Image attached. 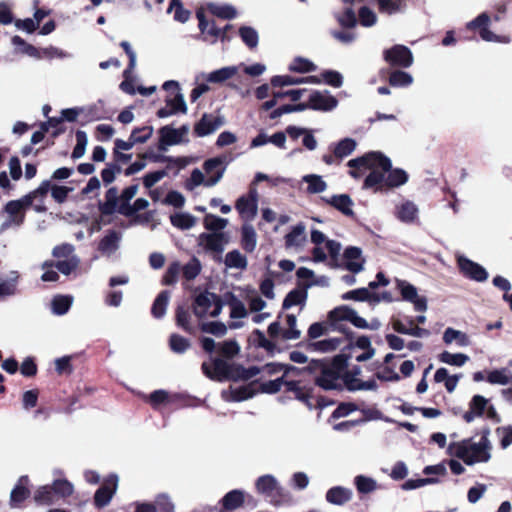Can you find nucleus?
Segmentation results:
<instances>
[{
    "mask_svg": "<svg viewBox=\"0 0 512 512\" xmlns=\"http://www.w3.org/2000/svg\"><path fill=\"white\" fill-rule=\"evenodd\" d=\"M349 355L340 353L332 358L312 359L304 367L306 373L314 375V384L324 391H342L341 376L348 368Z\"/></svg>",
    "mask_w": 512,
    "mask_h": 512,
    "instance_id": "f257e3e1",
    "label": "nucleus"
},
{
    "mask_svg": "<svg viewBox=\"0 0 512 512\" xmlns=\"http://www.w3.org/2000/svg\"><path fill=\"white\" fill-rule=\"evenodd\" d=\"M348 166L350 167L349 174L353 178L358 179L368 173L364 181V188H373L375 191H379L383 189L385 176L392 164L390 159L382 153L369 152L350 160Z\"/></svg>",
    "mask_w": 512,
    "mask_h": 512,
    "instance_id": "f03ea898",
    "label": "nucleus"
},
{
    "mask_svg": "<svg viewBox=\"0 0 512 512\" xmlns=\"http://www.w3.org/2000/svg\"><path fill=\"white\" fill-rule=\"evenodd\" d=\"M489 434V428H484L478 443L472 442L471 439L451 443L449 446L450 453L469 466L478 462H488L491 458Z\"/></svg>",
    "mask_w": 512,
    "mask_h": 512,
    "instance_id": "7ed1b4c3",
    "label": "nucleus"
},
{
    "mask_svg": "<svg viewBox=\"0 0 512 512\" xmlns=\"http://www.w3.org/2000/svg\"><path fill=\"white\" fill-rule=\"evenodd\" d=\"M256 490L259 494L269 499L273 506H281L291 504L292 496L289 491L281 487L276 478L272 475L260 476L255 483Z\"/></svg>",
    "mask_w": 512,
    "mask_h": 512,
    "instance_id": "20e7f679",
    "label": "nucleus"
},
{
    "mask_svg": "<svg viewBox=\"0 0 512 512\" xmlns=\"http://www.w3.org/2000/svg\"><path fill=\"white\" fill-rule=\"evenodd\" d=\"M234 364H229L221 358H215L212 364L203 362L201 370L203 374L213 381L222 382L232 380Z\"/></svg>",
    "mask_w": 512,
    "mask_h": 512,
    "instance_id": "39448f33",
    "label": "nucleus"
},
{
    "mask_svg": "<svg viewBox=\"0 0 512 512\" xmlns=\"http://www.w3.org/2000/svg\"><path fill=\"white\" fill-rule=\"evenodd\" d=\"M228 163L226 156L210 158L203 163L204 174L208 179V187H213L221 181Z\"/></svg>",
    "mask_w": 512,
    "mask_h": 512,
    "instance_id": "423d86ee",
    "label": "nucleus"
},
{
    "mask_svg": "<svg viewBox=\"0 0 512 512\" xmlns=\"http://www.w3.org/2000/svg\"><path fill=\"white\" fill-rule=\"evenodd\" d=\"M118 486V477L115 474L107 476L102 485L94 494V505L97 508H103L108 505L113 498Z\"/></svg>",
    "mask_w": 512,
    "mask_h": 512,
    "instance_id": "0eeeda50",
    "label": "nucleus"
},
{
    "mask_svg": "<svg viewBox=\"0 0 512 512\" xmlns=\"http://www.w3.org/2000/svg\"><path fill=\"white\" fill-rule=\"evenodd\" d=\"M29 198L30 197L23 196L18 200L9 201L6 204L5 211L9 215V218L2 224L1 230H5L12 224L19 226L23 222V210L31 206L29 203Z\"/></svg>",
    "mask_w": 512,
    "mask_h": 512,
    "instance_id": "6e6552de",
    "label": "nucleus"
},
{
    "mask_svg": "<svg viewBox=\"0 0 512 512\" xmlns=\"http://www.w3.org/2000/svg\"><path fill=\"white\" fill-rule=\"evenodd\" d=\"M396 286L400 291L402 299L412 303L416 311L424 312L427 310V299L423 296H418L417 289L414 285L405 280H397Z\"/></svg>",
    "mask_w": 512,
    "mask_h": 512,
    "instance_id": "1a4fd4ad",
    "label": "nucleus"
},
{
    "mask_svg": "<svg viewBox=\"0 0 512 512\" xmlns=\"http://www.w3.org/2000/svg\"><path fill=\"white\" fill-rule=\"evenodd\" d=\"M241 218L245 221H252L258 213V194L255 189L251 190L248 195L241 196L235 205Z\"/></svg>",
    "mask_w": 512,
    "mask_h": 512,
    "instance_id": "9d476101",
    "label": "nucleus"
},
{
    "mask_svg": "<svg viewBox=\"0 0 512 512\" xmlns=\"http://www.w3.org/2000/svg\"><path fill=\"white\" fill-rule=\"evenodd\" d=\"M153 133L152 127L136 128L132 131L128 141L121 139L115 140L114 154H119L121 151H127L133 148L137 143L146 142Z\"/></svg>",
    "mask_w": 512,
    "mask_h": 512,
    "instance_id": "9b49d317",
    "label": "nucleus"
},
{
    "mask_svg": "<svg viewBox=\"0 0 512 512\" xmlns=\"http://www.w3.org/2000/svg\"><path fill=\"white\" fill-rule=\"evenodd\" d=\"M227 244V239L223 233H202L198 237V245L203 252L222 253Z\"/></svg>",
    "mask_w": 512,
    "mask_h": 512,
    "instance_id": "f8f14e48",
    "label": "nucleus"
},
{
    "mask_svg": "<svg viewBox=\"0 0 512 512\" xmlns=\"http://www.w3.org/2000/svg\"><path fill=\"white\" fill-rule=\"evenodd\" d=\"M460 272L466 278L477 282H484L488 278L486 269L469 258H456Z\"/></svg>",
    "mask_w": 512,
    "mask_h": 512,
    "instance_id": "ddd939ff",
    "label": "nucleus"
},
{
    "mask_svg": "<svg viewBox=\"0 0 512 512\" xmlns=\"http://www.w3.org/2000/svg\"><path fill=\"white\" fill-rule=\"evenodd\" d=\"M385 59L393 65L403 67H409L413 62L411 51L403 45H396L393 48L386 50Z\"/></svg>",
    "mask_w": 512,
    "mask_h": 512,
    "instance_id": "4468645a",
    "label": "nucleus"
},
{
    "mask_svg": "<svg viewBox=\"0 0 512 512\" xmlns=\"http://www.w3.org/2000/svg\"><path fill=\"white\" fill-rule=\"evenodd\" d=\"M315 262L326 261L330 268H342L349 270L353 273L362 271L365 258H360L361 261H353V258H309Z\"/></svg>",
    "mask_w": 512,
    "mask_h": 512,
    "instance_id": "2eb2a0df",
    "label": "nucleus"
},
{
    "mask_svg": "<svg viewBox=\"0 0 512 512\" xmlns=\"http://www.w3.org/2000/svg\"><path fill=\"white\" fill-rule=\"evenodd\" d=\"M28 484L29 478L27 475H23L18 479L10 494L9 504L12 508L19 507L30 496L31 492Z\"/></svg>",
    "mask_w": 512,
    "mask_h": 512,
    "instance_id": "dca6fc26",
    "label": "nucleus"
},
{
    "mask_svg": "<svg viewBox=\"0 0 512 512\" xmlns=\"http://www.w3.org/2000/svg\"><path fill=\"white\" fill-rule=\"evenodd\" d=\"M187 132L186 128L174 129L169 126L162 127L160 133V150H165L167 146L180 143Z\"/></svg>",
    "mask_w": 512,
    "mask_h": 512,
    "instance_id": "f3484780",
    "label": "nucleus"
},
{
    "mask_svg": "<svg viewBox=\"0 0 512 512\" xmlns=\"http://www.w3.org/2000/svg\"><path fill=\"white\" fill-rule=\"evenodd\" d=\"M488 405V399L482 395H474L469 402V410L463 414L467 423L474 421L476 417H482Z\"/></svg>",
    "mask_w": 512,
    "mask_h": 512,
    "instance_id": "a211bd4d",
    "label": "nucleus"
},
{
    "mask_svg": "<svg viewBox=\"0 0 512 512\" xmlns=\"http://www.w3.org/2000/svg\"><path fill=\"white\" fill-rule=\"evenodd\" d=\"M245 501V494L242 490L234 489L229 491L221 499L219 512H230L240 508Z\"/></svg>",
    "mask_w": 512,
    "mask_h": 512,
    "instance_id": "6ab92c4d",
    "label": "nucleus"
},
{
    "mask_svg": "<svg viewBox=\"0 0 512 512\" xmlns=\"http://www.w3.org/2000/svg\"><path fill=\"white\" fill-rule=\"evenodd\" d=\"M310 109L331 110L337 106V100L328 93L313 92L309 97Z\"/></svg>",
    "mask_w": 512,
    "mask_h": 512,
    "instance_id": "aec40b11",
    "label": "nucleus"
},
{
    "mask_svg": "<svg viewBox=\"0 0 512 512\" xmlns=\"http://www.w3.org/2000/svg\"><path fill=\"white\" fill-rule=\"evenodd\" d=\"M214 296H217V294L205 291L195 297L192 308L193 313L198 318H203L208 314L214 301Z\"/></svg>",
    "mask_w": 512,
    "mask_h": 512,
    "instance_id": "412c9836",
    "label": "nucleus"
},
{
    "mask_svg": "<svg viewBox=\"0 0 512 512\" xmlns=\"http://www.w3.org/2000/svg\"><path fill=\"white\" fill-rule=\"evenodd\" d=\"M221 125H223L221 117L205 114L196 124L195 133L200 137L207 136L216 131Z\"/></svg>",
    "mask_w": 512,
    "mask_h": 512,
    "instance_id": "4be33fe9",
    "label": "nucleus"
},
{
    "mask_svg": "<svg viewBox=\"0 0 512 512\" xmlns=\"http://www.w3.org/2000/svg\"><path fill=\"white\" fill-rule=\"evenodd\" d=\"M304 83L319 84V83H321V80L316 76L292 77L289 75L274 76L271 79V84L274 87H283V86L298 85V84H304Z\"/></svg>",
    "mask_w": 512,
    "mask_h": 512,
    "instance_id": "5701e85b",
    "label": "nucleus"
},
{
    "mask_svg": "<svg viewBox=\"0 0 512 512\" xmlns=\"http://www.w3.org/2000/svg\"><path fill=\"white\" fill-rule=\"evenodd\" d=\"M231 401L241 402L254 397L258 393V381H251L238 388H230Z\"/></svg>",
    "mask_w": 512,
    "mask_h": 512,
    "instance_id": "b1692460",
    "label": "nucleus"
},
{
    "mask_svg": "<svg viewBox=\"0 0 512 512\" xmlns=\"http://www.w3.org/2000/svg\"><path fill=\"white\" fill-rule=\"evenodd\" d=\"M308 286L309 285H305L303 287H297V288L291 290L284 297L283 302H282V308L289 309L292 306L304 305L307 300V297H308V293H307Z\"/></svg>",
    "mask_w": 512,
    "mask_h": 512,
    "instance_id": "393cba45",
    "label": "nucleus"
},
{
    "mask_svg": "<svg viewBox=\"0 0 512 512\" xmlns=\"http://www.w3.org/2000/svg\"><path fill=\"white\" fill-rule=\"evenodd\" d=\"M352 499V491L342 486H334L326 492V501L333 505H344Z\"/></svg>",
    "mask_w": 512,
    "mask_h": 512,
    "instance_id": "a878e982",
    "label": "nucleus"
},
{
    "mask_svg": "<svg viewBox=\"0 0 512 512\" xmlns=\"http://www.w3.org/2000/svg\"><path fill=\"white\" fill-rule=\"evenodd\" d=\"M224 302L230 307V317L240 319L247 316V310L244 303L232 292L224 294Z\"/></svg>",
    "mask_w": 512,
    "mask_h": 512,
    "instance_id": "bb28decb",
    "label": "nucleus"
},
{
    "mask_svg": "<svg viewBox=\"0 0 512 512\" xmlns=\"http://www.w3.org/2000/svg\"><path fill=\"white\" fill-rule=\"evenodd\" d=\"M489 21V16L483 13L479 15L475 20L468 23V28H478L481 38L485 41H497V36L487 28Z\"/></svg>",
    "mask_w": 512,
    "mask_h": 512,
    "instance_id": "cd10ccee",
    "label": "nucleus"
},
{
    "mask_svg": "<svg viewBox=\"0 0 512 512\" xmlns=\"http://www.w3.org/2000/svg\"><path fill=\"white\" fill-rule=\"evenodd\" d=\"M241 246L246 253L254 252L257 246V233L249 223L241 227Z\"/></svg>",
    "mask_w": 512,
    "mask_h": 512,
    "instance_id": "c85d7f7f",
    "label": "nucleus"
},
{
    "mask_svg": "<svg viewBox=\"0 0 512 512\" xmlns=\"http://www.w3.org/2000/svg\"><path fill=\"white\" fill-rule=\"evenodd\" d=\"M311 242L315 245L326 244L330 256H338L341 251V244L335 240H327L325 235L315 229H311Z\"/></svg>",
    "mask_w": 512,
    "mask_h": 512,
    "instance_id": "c756f323",
    "label": "nucleus"
},
{
    "mask_svg": "<svg viewBox=\"0 0 512 512\" xmlns=\"http://www.w3.org/2000/svg\"><path fill=\"white\" fill-rule=\"evenodd\" d=\"M306 226L303 223L295 225L285 236V242L288 247H300L306 242Z\"/></svg>",
    "mask_w": 512,
    "mask_h": 512,
    "instance_id": "7c9ffc66",
    "label": "nucleus"
},
{
    "mask_svg": "<svg viewBox=\"0 0 512 512\" xmlns=\"http://www.w3.org/2000/svg\"><path fill=\"white\" fill-rule=\"evenodd\" d=\"M328 204L345 215H353V201L347 194L334 195L326 200Z\"/></svg>",
    "mask_w": 512,
    "mask_h": 512,
    "instance_id": "2f4dec72",
    "label": "nucleus"
},
{
    "mask_svg": "<svg viewBox=\"0 0 512 512\" xmlns=\"http://www.w3.org/2000/svg\"><path fill=\"white\" fill-rule=\"evenodd\" d=\"M237 73V66H226L207 74L206 81L210 83H223L226 80L234 77Z\"/></svg>",
    "mask_w": 512,
    "mask_h": 512,
    "instance_id": "473e14b6",
    "label": "nucleus"
},
{
    "mask_svg": "<svg viewBox=\"0 0 512 512\" xmlns=\"http://www.w3.org/2000/svg\"><path fill=\"white\" fill-rule=\"evenodd\" d=\"M285 387L288 392L294 393L297 400L309 404V401L312 398L311 388L306 389L305 387H301L300 382L296 380H287Z\"/></svg>",
    "mask_w": 512,
    "mask_h": 512,
    "instance_id": "72a5a7b5",
    "label": "nucleus"
},
{
    "mask_svg": "<svg viewBox=\"0 0 512 512\" xmlns=\"http://www.w3.org/2000/svg\"><path fill=\"white\" fill-rule=\"evenodd\" d=\"M408 180L407 173L402 169H392L387 172L383 188H394L405 184Z\"/></svg>",
    "mask_w": 512,
    "mask_h": 512,
    "instance_id": "f704fd0d",
    "label": "nucleus"
},
{
    "mask_svg": "<svg viewBox=\"0 0 512 512\" xmlns=\"http://www.w3.org/2000/svg\"><path fill=\"white\" fill-rule=\"evenodd\" d=\"M169 298L170 291L168 290H163L157 295L151 307V314L153 317L160 319L165 315Z\"/></svg>",
    "mask_w": 512,
    "mask_h": 512,
    "instance_id": "c9c22d12",
    "label": "nucleus"
},
{
    "mask_svg": "<svg viewBox=\"0 0 512 512\" xmlns=\"http://www.w3.org/2000/svg\"><path fill=\"white\" fill-rule=\"evenodd\" d=\"M172 225L181 230H187L195 226L196 218L186 212H177L170 216Z\"/></svg>",
    "mask_w": 512,
    "mask_h": 512,
    "instance_id": "e433bc0d",
    "label": "nucleus"
},
{
    "mask_svg": "<svg viewBox=\"0 0 512 512\" xmlns=\"http://www.w3.org/2000/svg\"><path fill=\"white\" fill-rule=\"evenodd\" d=\"M417 215L418 208L413 202L406 201L397 206V218L402 222H413Z\"/></svg>",
    "mask_w": 512,
    "mask_h": 512,
    "instance_id": "4c0bfd02",
    "label": "nucleus"
},
{
    "mask_svg": "<svg viewBox=\"0 0 512 512\" xmlns=\"http://www.w3.org/2000/svg\"><path fill=\"white\" fill-rule=\"evenodd\" d=\"M259 373H261V369L258 366H250L245 368L240 364H234L232 381H248Z\"/></svg>",
    "mask_w": 512,
    "mask_h": 512,
    "instance_id": "58836bf2",
    "label": "nucleus"
},
{
    "mask_svg": "<svg viewBox=\"0 0 512 512\" xmlns=\"http://www.w3.org/2000/svg\"><path fill=\"white\" fill-rule=\"evenodd\" d=\"M120 237L116 232L108 233L99 243V251L103 254L115 253L119 247Z\"/></svg>",
    "mask_w": 512,
    "mask_h": 512,
    "instance_id": "ea45409f",
    "label": "nucleus"
},
{
    "mask_svg": "<svg viewBox=\"0 0 512 512\" xmlns=\"http://www.w3.org/2000/svg\"><path fill=\"white\" fill-rule=\"evenodd\" d=\"M19 274L17 271H12L7 280L0 279V298L14 295L17 291V283Z\"/></svg>",
    "mask_w": 512,
    "mask_h": 512,
    "instance_id": "a19ab883",
    "label": "nucleus"
},
{
    "mask_svg": "<svg viewBox=\"0 0 512 512\" xmlns=\"http://www.w3.org/2000/svg\"><path fill=\"white\" fill-rule=\"evenodd\" d=\"M443 341L446 344L456 341L459 346H468L470 344V339L466 333L450 327L444 331Z\"/></svg>",
    "mask_w": 512,
    "mask_h": 512,
    "instance_id": "79ce46f5",
    "label": "nucleus"
},
{
    "mask_svg": "<svg viewBox=\"0 0 512 512\" xmlns=\"http://www.w3.org/2000/svg\"><path fill=\"white\" fill-rule=\"evenodd\" d=\"M197 18L199 20V28L203 34H207L212 36L214 39L218 37L225 38V31L218 29L214 23H209L206 21L204 14L202 12L197 13Z\"/></svg>",
    "mask_w": 512,
    "mask_h": 512,
    "instance_id": "37998d69",
    "label": "nucleus"
},
{
    "mask_svg": "<svg viewBox=\"0 0 512 512\" xmlns=\"http://www.w3.org/2000/svg\"><path fill=\"white\" fill-rule=\"evenodd\" d=\"M302 180L308 184L307 191L312 194L321 193L327 188L326 182L316 174L305 175Z\"/></svg>",
    "mask_w": 512,
    "mask_h": 512,
    "instance_id": "c03bdc74",
    "label": "nucleus"
},
{
    "mask_svg": "<svg viewBox=\"0 0 512 512\" xmlns=\"http://www.w3.org/2000/svg\"><path fill=\"white\" fill-rule=\"evenodd\" d=\"M208 179L204 174V170L195 168L191 171L190 177L185 182L186 189L192 191L199 186L208 187Z\"/></svg>",
    "mask_w": 512,
    "mask_h": 512,
    "instance_id": "a18cd8bd",
    "label": "nucleus"
},
{
    "mask_svg": "<svg viewBox=\"0 0 512 512\" xmlns=\"http://www.w3.org/2000/svg\"><path fill=\"white\" fill-rule=\"evenodd\" d=\"M354 484L360 494H368L377 489V482L373 478L364 475H357L354 478Z\"/></svg>",
    "mask_w": 512,
    "mask_h": 512,
    "instance_id": "49530a36",
    "label": "nucleus"
},
{
    "mask_svg": "<svg viewBox=\"0 0 512 512\" xmlns=\"http://www.w3.org/2000/svg\"><path fill=\"white\" fill-rule=\"evenodd\" d=\"M342 340L340 338L324 339L317 342L309 343L308 348L314 351L329 352L336 350Z\"/></svg>",
    "mask_w": 512,
    "mask_h": 512,
    "instance_id": "de8ad7c7",
    "label": "nucleus"
},
{
    "mask_svg": "<svg viewBox=\"0 0 512 512\" xmlns=\"http://www.w3.org/2000/svg\"><path fill=\"white\" fill-rule=\"evenodd\" d=\"M72 297L68 295H57L52 300V310L56 315H64L72 305Z\"/></svg>",
    "mask_w": 512,
    "mask_h": 512,
    "instance_id": "09e8293b",
    "label": "nucleus"
},
{
    "mask_svg": "<svg viewBox=\"0 0 512 512\" xmlns=\"http://www.w3.org/2000/svg\"><path fill=\"white\" fill-rule=\"evenodd\" d=\"M208 9L213 15L223 19H233L237 15L236 9L227 4L220 5L212 3L208 5Z\"/></svg>",
    "mask_w": 512,
    "mask_h": 512,
    "instance_id": "8fccbe9b",
    "label": "nucleus"
},
{
    "mask_svg": "<svg viewBox=\"0 0 512 512\" xmlns=\"http://www.w3.org/2000/svg\"><path fill=\"white\" fill-rule=\"evenodd\" d=\"M439 361L442 363H446L453 366L461 367L463 366L468 360L469 357L466 354L463 353H456L452 354L448 351H443L438 356Z\"/></svg>",
    "mask_w": 512,
    "mask_h": 512,
    "instance_id": "3c124183",
    "label": "nucleus"
},
{
    "mask_svg": "<svg viewBox=\"0 0 512 512\" xmlns=\"http://www.w3.org/2000/svg\"><path fill=\"white\" fill-rule=\"evenodd\" d=\"M287 329L282 331V339L284 340H296L301 336V331L296 328L297 319L294 314L286 315Z\"/></svg>",
    "mask_w": 512,
    "mask_h": 512,
    "instance_id": "603ef678",
    "label": "nucleus"
},
{
    "mask_svg": "<svg viewBox=\"0 0 512 512\" xmlns=\"http://www.w3.org/2000/svg\"><path fill=\"white\" fill-rule=\"evenodd\" d=\"M240 351V346L235 340H226L218 344V353L227 359L234 358Z\"/></svg>",
    "mask_w": 512,
    "mask_h": 512,
    "instance_id": "864d4df0",
    "label": "nucleus"
},
{
    "mask_svg": "<svg viewBox=\"0 0 512 512\" xmlns=\"http://www.w3.org/2000/svg\"><path fill=\"white\" fill-rule=\"evenodd\" d=\"M357 143L352 138H345L341 140L334 149V154L338 158H344L352 154L356 149Z\"/></svg>",
    "mask_w": 512,
    "mask_h": 512,
    "instance_id": "5fc2aeb1",
    "label": "nucleus"
},
{
    "mask_svg": "<svg viewBox=\"0 0 512 512\" xmlns=\"http://www.w3.org/2000/svg\"><path fill=\"white\" fill-rule=\"evenodd\" d=\"M353 310L354 309L346 305L336 307L328 313V319L331 323L350 321Z\"/></svg>",
    "mask_w": 512,
    "mask_h": 512,
    "instance_id": "6e6d98bb",
    "label": "nucleus"
},
{
    "mask_svg": "<svg viewBox=\"0 0 512 512\" xmlns=\"http://www.w3.org/2000/svg\"><path fill=\"white\" fill-rule=\"evenodd\" d=\"M203 225L207 230L221 231L228 225V220L214 214H206L203 219Z\"/></svg>",
    "mask_w": 512,
    "mask_h": 512,
    "instance_id": "4d7b16f0",
    "label": "nucleus"
},
{
    "mask_svg": "<svg viewBox=\"0 0 512 512\" xmlns=\"http://www.w3.org/2000/svg\"><path fill=\"white\" fill-rule=\"evenodd\" d=\"M174 10V19L178 22L185 23L190 18V11L185 9L181 3V0H171L170 6L167 10L171 13Z\"/></svg>",
    "mask_w": 512,
    "mask_h": 512,
    "instance_id": "13d9d810",
    "label": "nucleus"
},
{
    "mask_svg": "<svg viewBox=\"0 0 512 512\" xmlns=\"http://www.w3.org/2000/svg\"><path fill=\"white\" fill-rule=\"evenodd\" d=\"M181 271L185 280H194L201 272V264L198 258H191V260L181 268Z\"/></svg>",
    "mask_w": 512,
    "mask_h": 512,
    "instance_id": "bf43d9fd",
    "label": "nucleus"
},
{
    "mask_svg": "<svg viewBox=\"0 0 512 512\" xmlns=\"http://www.w3.org/2000/svg\"><path fill=\"white\" fill-rule=\"evenodd\" d=\"M54 497L53 489L50 485L41 486L34 493V500L37 504H52Z\"/></svg>",
    "mask_w": 512,
    "mask_h": 512,
    "instance_id": "052dcab7",
    "label": "nucleus"
},
{
    "mask_svg": "<svg viewBox=\"0 0 512 512\" xmlns=\"http://www.w3.org/2000/svg\"><path fill=\"white\" fill-rule=\"evenodd\" d=\"M54 496L69 497L73 494V485L66 479H57L51 485Z\"/></svg>",
    "mask_w": 512,
    "mask_h": 512,
    "instance_id": "680f3d73",
    "label": "nucleus"
},
{
    "mask_svg": "<svg viewBox=\"0 0 512 512\" xmlns=\"http://www.w3.org/2000/svg\"><path fill=\"white\" fill-rule=\"evenodd\" d=\"M287 380L284 379V376L279 377L274 380H269L267 382L258 383V392L267 393V394H275L281 390V387L286 383Z\"/></svg>",
    "mask_w": 512,
    "mask_h": 512,
    "instance_id": "e2e57ef3",
    "label": "nucleus"
},
{
    "mask_svg": "<svg viewBox=\"0 0 512 512\" xmlns=\"http://www.w3.org/2000/svg\"><path fill=\"white\" fill-rule=\"evenodd\" d=\"M88 145V136L84 131H77L76 145L72 152V158L79 159L85 155L86 147Z\"/></svg>",
    "mask_w": 512,
    "mask_h": 512,
    "instance_id": "0e129e2a",
    "label": "nucleus"
},
{
    "mask_svg": "<svg viewBox=\"0 0 512 512\" xmlns=\"http://www.w3.org/2000/svg\"><path fill=\"white\" fill-rule=\"evenodd\" d=\"M239 34L243 42L250 48H255L258 45L259 36L254 28L243 26L239 29Z\"/></svg>",
    "mask_w": 512,
    "mask_h": 512,
    "instance_id": "69168bd1",
    "label": "nucleus"
},
{
    "mask_svg": "<svg viewBox=\"0 0 512 512\" xmlns=\"http://www.w3.org/2000/svg\"><path fill=\"white\" fill-rule=\"evenodd\" d=\"M175 320L177 326L181 327L186 332L191 331L190 313L184 306H178L175 310Z\"/></svg>",
    "mask_w": 512,
    "mask_h": 512,
    "instance_id": "338daca9",
    "label": "nucleus"
},
{
    "mask_svg": "<svg viewBox=\"0 0 512 512\" xmlns=\"http://www.w3.org/2000/svg\"><path fill=\"white\" fill-rule=\"evenodd\" d=\"M169 346L173 352L183 353L190 347V342L179 334H172L169 339Z\"/></svg>",
    "mask_w": 512,
    "mask_h": 512,
    "instance_id": "774afa93",
    "label": "nucleus"
}]
</instances>
